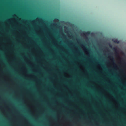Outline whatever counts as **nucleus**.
Segmentation results:
<instances>
[{"instance_id": "nucleus-1", "label": "nucleus", "mask_w": 126, "mask_h": 126, "mask_svg": "<svg viewBox=\"0 0 126 126\" xmlns=\"http://www.w3.org/2000/svg\"><path fill=\"white\" fill-rule=\"evenodd\" d=\"M84 56V103L87 107V31L85 32Z\"/></svg>"}, {"instance_id": "nucleus-2", "label": "nucleus", "mask_w": 126, "mask_h": 126, "mask_svg": "<svg viewBox=\"0 0 126 126\" xmlns=\"http://www.w3.org/2000/svg\"><path fill=\"white\" fill-rule=\"evenodd\" d=\"M87 42H88V38L87 37ZM88 46V42H87V46ZM88 48L87 47V69H88ZM88 71H87V72ZM88 74V73H87V75ZM88 79V77H87V80ZM88 82V81H87V83ZM87 88H88V85H87Z\"/></svg>"}, {"instance_id": "nucleus-3", "label": "nucleus", "mask_w": 126, "mask_h": 126, "mask_svg": "<svg viewBox=\"0 0 126 126\" xmlns=\"http://www.w3.org/2000/svg\"><path fill=\"white\" fill-rule=\"evenodd\" d=\"M115 42V43H119V41H118L117 40H116L115 41H114Z\"/></svg>"}, {"instance_id": "nucleus-4", "label": "nucleus", "mask_w": 126, "mask_h": 126, "mask_svg": "<svg viewBox=\"0 0 126 126\" xmlns=\"http://www.w3.org/2000/svg\"><path fill=\"white\" fill-rule=\"evenodd\" d=\"M111 58H112V59H111L112 60H113V61H114V59L113 58V57H111Z\"/></svg>"}, {"instance_id": "nucleus-5", "label": "nucleus", "mask_w": 126, "mask_h": 126, "mask_svg": "<svg viewBox=\"0 0 126 126\" xmlns=\"http://www.w3.org/2000/svg\"><path fill=\"white\" fill-rule=\"evenodd\" d=\"M87 35L89 33V32L88 31H87Z\"/></svg>"}, {"instance_id": "nucleus-6", "label": "nucleus", "mask_w": 126, "mask_h": 126, "mask_svg": "<svg viewBox=\"0 0 126 126\" xmlns=\"http://www.w3.org/2000/svg\"><path fill=\"white\" fill-rule=\"evenodd\" d=\"M113 49L114 50H116V48L115 47H114V48H113Z\"/></svg>"}, {"instance_id": "nucleus-7", "label": "nucleus", "mask_w": 126, "mask_h": 126, "mask_svg": "<svg viewBox=\"0 0 126 126\" xmlns=\"http://www.w3.org/2000/svg\"><path fill=\"white\" fill-rule=\"evenodd\" d=\"M91 34H92V35L93 34V33H91Z\"/></svg>"}, {"instance_id": "nucleus-8", "label": "nucleus", "mask_w": 126, "mask_h": 126, "mask_svg": "<svg viewBox=\"0 0 126 126\" xmlns=\"http://www.w3.org/2000/svg\"><path fill=\"white\" fill-rule=\"evenodd\" d=\"M80 120V119H79V120ZM78 121H80V120H78Z\"/></svg>"}]
</instances>
